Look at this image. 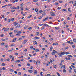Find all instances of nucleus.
<instances>
[{"mask_svg": "<svg viewBox=\"0 0 76 76\" xmlns=\"http://www.w3.org/2000/svg\"><path fill=\"white\" fill-rule=\"evenodd\" d=\"M65 52L61 51L60 53H58L57 54L58 56L61 57L62 56H64L65 54Z\"/></svg>", "mask_w": 76, "mask_h": 76, "instance_id": "f257e3e1", "label": "nucleus"}, {"mask_svg": "<svg viewBox=\"0 0 76 76\" xmlns=\"http://www.w3.org/2000/svg\"><path fill=\"white\" fill-rule=\"evenodd\" d=\"M10 8L11 9H16V7H15V6H13V7H10Z\"/></svg>", "mask_w": 76, "mask_h": 76, "instance_id": "f03ea898", "label": "nucleus"}, {"mask_svg": "<svg viewBox=\"0 0 76 76\" xmlns=\"http://www.w3.org/2000/svg\"><path fill=\"white\" fill-rule=\"evenodd\" d=\"M65 59L66 60H70V58L68 57V58L66 57L65 58Z\"/></svg>", "mask_w": 76, "mask_h": 76, "instance_id": "7ed1b4c3", "label": "nucleus"}, {"mask_svg": "<svg viewBox=\"0 0 76 76\" xmlns=\"http://www.w3.org/2000/svg\"><path fill=\"white\" fill-rule=\"evenodd\" d=\"M17 39V38L16 37L14 38L13 39V40L12 41V42H15L16 41V40Z\"/></svg>", "mask_w": 76, "mask_h": 76, "instance_id": "20e7f679", "label": "nucleus"}, {"mask_svg": "<svg viewBox=\"0 0 76 76\" xmlns=\"http://www.w3.org/2000/svg\"><path fill=\"white\" fill-rule=\"evenodd\" d=\"M48 17H47L43 19V21L45 22V20H48Z\"/></svg>", "mask_w": 76, "mask_h": 76, "instance_id": "39448f33", "label": "nucleus"}, {"mask_svg": "<svg viewBox=\"0 0 76 76\" xmlns=\"http://www.w3.org/2000/svg\"><path fill=\"white\" fill-rule=\"evenodd\" d=\"M9 28H5V29L4 30V32H6V31H8V30H9Z\"/></svg>", "mask_w": 76, "mask_h": 76, "instance_id": "423d86ee", "label": "nucleus"}, {"mask_svg": "<svg viewBox=\"0 0 76 76\" xmlns=\"http://www.w3.org/2000/svg\"><path fill=\"white\" fill-rule=\"evenodd\" d=\"M58 42L54 43L53 44V45H58Z\"/></svg>", "mask_w": 76, "mask_h": 76, "instance_id": "0eeeda50", "label": "nucleus"}, {"mask_svg": "<svg viewBox=\"0 0 76 76\" xmlns=\"http://www.w3.org/2000/svg\"><path fill=\"white\" fill-rule=\"evenodd\" d=\"M13 24L14 26H16V25L18 24V23H14Z\"/></svg>", "mask_w": 76, "mask_h": 76, "instance_id": "6e6552de", "label": "nucleus"}, {"mask_svg": "<svg viewBox=\"0 0 76 76\" xmlns=\"http://www.w3.org/2000/svg\"><path fill=\"white\" fill-rule=\"evenodd\" d=\"M28 72H29V73H32V72H33V71L32 70H28Z\"/></svg>", "mask_w": 76, "mask_h": 76, "instance_id": "1a4fd4ad", "label": "nucleus"}, {"mask_svg": "<svg viewBox=\"0 0 76 76\" xmlns=\"http://www.w3.org/2000/svg\"><path fill=\"white\" fill-rule=\"evenodd\" d=\"M34 38H35V39H39V38L37 36L34 37Z\"/></svg>", "mask_w": 76, "mask_h": 76, "instance_id": "9d476101", "label": "nucleus"}, {"mask_svg": "<svg viewBox=\"0 0 76 76\" xmlns=\"http://www.w3.org/2000/svg\"><path fill=\"white\" fill-rule=\"evenodd\" d=\"M33 42H34V43L35 44H36V45H37V41L34 40V41H33Z\"/></svg>", "mask_w": 76, "mask_h": 76, "instance_id": "9b49d317", "label": "nucleus"}, {"mask_svg": "<svg viewBox=\"0 0 76 76\" xmlns=\"http://www.w3.org/2000/svg\"><path fill=\"white\" fill-rule=\"evenodd\" d=\"M10 71L11 72H14V70H13L12 69H10Z\"/></svg>", "mask_w": 76, "mask_h": 76, "instance_id": "f8f14e48", "label": "nucleus"}, {"mask_svg": "<svg viewBox=\"0 0 76 76\" xmlns=\"http://www.w3.org/2000/svg\"><path fill=\"white\" fill-rule=\"evenodd\" d=\"M34 74H37V71L36 70H35L34 71Z\"/></svg>", "mask_w": 76, "mask_h": 76, "instance_id": "ddd939ff", "label": "nucleus"}, {"mask_svg": "<svg viewBox=\"0 0 76 76\" xmlns=\"http://www.w3.org/2000/svg\"><path fill=\"white\" fill-rule=\"evenodd\" d=\"M28 28V26H26V27H24V29H27V28Z\"/></svg>", "mask_w": 76, "mask_h": 76, "instance_id": "4468645a", "label": "nucleus"}, {"mask_svg": "<svg viewBox=\"0 0 76 76\" xmlns=\"http://www.w3.org/2000/svg\"><path fill=\"white\" fill-rule=\"evenodd\" d=\"M68 57H71V58H72V57H73V56L70 55H68Z\"/></svg>", "mask_w": 76, "mask_h": 76, "instance_id": "2eb2a0df", "label": "nucleus"}, {"mask_svg": "<svg viewBox=\"0 0 76 76\" xmlns=\"http://www.w3.org/2000/svg\"><path fill=\"white\" fill-rule=\"evenodd\" d=\"M7 6V5H5L4 6H2V8H4V7H6V6Z\"/></svg>", "mask_w": 76, "mask_h": 76, "instance_id": "dca6fc26", "label": "nucleus"}, {"mask_svg": "<svg viewBox=\"0 0 76 76\" xmlns=\"http://www.w3.org/2000/svg\"><path fill=\"white\" fill-rule=\"evenodd\" d=\"M37 1H38L37 0H34L33 1V2L34 3V2H37Z\"/></svg>", "mask_w": 76, "mask_h": 76, "instance_id": "f3484780", "label": "nucleus"}, {"mask_svg": "<svg viewBox=\"0 0 76 76\" xmlns=\"http://www.w3.org/2000/svg\"><path fill=\"white\" fill-rule=\"evenodd\" d=\"M31 17H32V15H29V16H28L27 18H31Z\"/></svg>", "mask_w": 76, "mask_h": 76, "instance_id": "a211bd4d", "label": "nucleus"}, {"mask_svg": "<svg viewBox=\"0 0 76 76\" xmlns=\"http://www.w3.org/2000/svg\"><path fill=\"white\" fill-rule=\"evenodd\" d=\"M57 73V75H58V76H60V74H59V73H58V72H56Z\"/></svg>", "mask_w": 76, "mask_h": 76, "instance_id": "6ab92c4d", "label": "nucleus"}, {"mask_svg": "<svg viewBox=\"0 0 76 76\" xmlns=\"http://www.w3.org/2000/svg\"><path fill=\"white\" fill-rule=\"evenodd\" d=\"M1 65L3 66H6V64L4 63H2Z\"/></svg>", "mask_w": 76, "mask_h": 76, "instance_id": "aec40b11", "label": "nucleus"}, {"mask_svg": "<svg viewBox=\"0 0 76 76\" xmlns=\"http://www.w3.org/2000/svg\"><path fill=\"white\" fill-rule=\"evenodd\" d=\"M17 33H19V34H21L22 33V31H18L17 32Z\"/></svg>", "mask_w": 76, "mask_h": 76, "instance_id": "412c9836", "label": "nucleus"}, {"mask_svg": "<svg viewBox=\"0 0 76 76\" xmlns=\"http://www.w3.org/2000/svg\"><path fill=\"white\" fill-rule=\"evenodd\" d=\"M51 16H55V14H51Z\"/></svg>", "mask_w": 76, "mask_h": 76, "instance_id": "4be33fe9", "label": "nucleus"}, {"mask_svg": "<svg viewBox=\"0 0 76 76\" xmlns=\"http://www.w3.org/2000/svg\"><path fill=\"white\" fill-rule=\"evenodd\" d=\"M15 45L14 44H11V47H13V46H15Z\"/></svg>", "mask_w": 76, "mask_h": 76, "instance_id": "5701e85b", "label": "nucleus"}, {"mask_svg": "<svg viewBox=\"0 0 76 76\" xmlns=\"http://www.w3.org/2000/svg\"><path fill=\"white\" fill-rule=\"evenodd\" d=\"M53 50V46H51L50 49V51H51Z\"/></svg>", "mask_w": 76, "mask_h": 76, "instance_id": "b1692460", "label": "nucleus"}, {"mask_svg": "<svg viewBox=\"0 0 76 76\" xmlns=\"http://www.w3.org/2000/svg\"><path fill=\"white\" fill-rule=\"evenodd\" d=\"M53 67L55 69H56V68H57V66L56 65H54L53 66Z\"/></svg>", "mask_w": 76, "mask_h": 76, "instance_id": "393cba45", "label": "nucleus"}, {"mask_svg": "<svg viewBox=\"0 0 76 76\" xmlns=\"http://www.w3.org/2000/svg\"><path fill=\"white\" fill-rule=\"evenodd\" d=\"M66 43L67 44H70V41L69 40L66 42Z\"/></svg>", "mask_w": 76, "mask_h": 76, "instance_id": "a878e982", "label": "nucleus"}, {"mask_svg": "<svg viewBox=\"0 0 76 76\" xmlns=\"http://www.w3.org/2000/svg\"><path fill=\"white\" fill-rule=\"evenodd\" d=\"M59 3H63V1H59Z\"/></svg>", "mask_w": 76, "mask_h": 76, "instance_id": "bb28decb", "label": "nucleus"}, {"mask_svg": "<svg viewBox=\"0 0 76 76\" xmlns=\"http://www.w3.org/2000/svg\"><path fill=\"white\" fill-rule=\"evenodd\" d=\"M7 6H11V7H12V4H9L7 5Z\"/></svg>", "mask_w": 76, "mask_h": 76, "instance_id": "cd10ccee", "label": "nucleus"}, {"mask_svg": "<svg viewBox=\"0 0 76 76\" xmlns=\"http://www.w3.org/2000/svg\"><path fill=\"white\" fill-rule=\"evenodd\" d=\"M15 10H11V12H12V13L14 12H15Z\"/></svg>", "mask_w": 76, "mask_h": 76, "instance_id": "c85d7f7f", "label": "nucleus"}, {"mask_svg": "<svg viewBox=\"0 0 76 76\" xmlns=\"http://www.w3.org/2000/svg\"><path fill=\"white\" fill-rule=\"evenodd\" d=\"M36 35H39V32H37L36 33Z\"/></svg>", "mask_w": 76, "mask_h": 76, "instance_id": "c756f323", "label": "nucleus"}, {"mask_svg": "<svg viewBox=\"0 0 76 76\" xmlns=\"http://www.w3.org/2000/svg\"><path fill=\"white\" fill-rule=\"evenodd\" d=\"M20 36V35L19 34H16L15 35V36Z\"/></svg>", "mask_w": 76, "mask_h": 76, "instance_id": "7c9ffc66", "label": "nucleus"}, {"mask_svg": "<svg viewBox=\"0 0 76 76\" xmlns=\"http://www.w3.org/2000/svg\"><path fill=\"white\" fill-rule=\"evenodd\" d=\"M18 31V30L16 29L14 30V32H15V33H16Z\"/></svg>", "mask_w": 76, "mask_h": 76, "instance_id": "2f4dec72", "label": "nucleus"}, {"mask_svg": "<svg viewBox=\"0 0 76 76\" xmlns=\"http://www.w3.org/2000/svg\"><path fill=\"white\" fill-rule=\"evenodd\" d=\"M69 48V47H65V50H67V49H68Z\"/></svg>", "mask_w": 76, "mask_h": 76, "instance_id": "473e14b6", "label": "nucleus"}, {"mask_svg": "<svg viewBox=\"0 0 76 76\" xmlns=\"http://www.w3.org/2000/svg\"><path fill=\"white\" fill-rule=\"evenodd\" d=\"M65 54L66 55H67V54H70V53H68V52H65Z\"/></svg>", "mask_w": 76, "mask_h": 76, "instance_id": "72a5a7b5", "label": "nucleus"}, {"mask_svg": "<svg viewBox=\"0 0 76 76\" xmlns=\"http://www.w3.org/2000/svg\"><path fill=\"white\" fill-rule=\"evenodd\" d=\"M2 69L3 70H6V68H5V67H3L2 68Z\"/></svg>", "mask_w": 76, "mask_h": 76, "instance_id": "f704fd0d", "label": "nucleus"}, {"mask_svg": "<svg viewBox=\"0 0 76 76\" xmlns=\"http://www.w3.org/2000/svg\"><path fill=\"white\" fill-rule=\"evenodd\" d=\"M28 29L29 30H31V29H32V27H30L28 28Z\"/></svg>", "mask_w": 76, "mask_h": 76, "instance_id": "c9c22d12", "label": "nucleus"}, {"mask_svg": "<svg viewBox=\"0 0 76 76\" xmlns=\"http://www.w3.org/2000/svg\"><path fill=\"white\" fill-rule=\"evenodd\" d=\"M1 40L2 41H6V40L4 39H2Z\"/></svg>", "mask_w": 76, "mask_h": 76, "instance_id": "e433bc0d", "label": "nucleus"}, {"mask_svg": "<svg viewBox=\"0 0 76 76\" xmlns=\"http://www.w3.org/2000/svg\"><path fill=\"white\" fill-rule=\"evenodd\" d=\"M53 40V38H51L49 39V40L50 41H52Z\"/></svg>", "mask_w": 76, "mask_h": 76, "instance_id": "4c0bfd02", "label": "nucleus"}, {"mask_svg": "<svg viewBox=\"0 0 76 76\" xmlns=\"http://www.w3.org/2000/svg\"><path fill=\"white\" fill-rule=\"evenodd\" d=\"M12 30H13V28H11L10 29V31H12Z\"/></svg>", "mask_w": 76, "mask_h": 76, "instance_id": "58836bf2", "label": "nucleus"}, {"mask_svg": "<svg viewBox=\"0 0 76 76\" xmlns=\"http://www.w3.org/2000/svg\"><path fill=\"white\" fill-rule=\"evenodd\" d=\"M63 72H64V73H66V69H63Z\"/></svg>", "mask_w": 76, "mask_h": 76, "instance_id": "ea45409f", "label": "nucleus"}, {"mask_svg": "<svg viewBox=\"0 0 76 76\" xmlns=\"http://www.w3.org/2000/svg\"><path fill=\"white\" fill-rule=\"evenodd\" d=\"M53 51L54 53H57V51L56 50H53Z\"/></svg>", "mask_w": 76, "mask_h": 76, "instance_id": "a19ab883", "label": "nucleus"}, {"mask_svg": "<svg viewBox=\"0 0 76 76\" xmlns=\"http://www.w3.org/2000/svg\"><path fill=\"white\" fill-rule=\"evenodd\" d=\"M71 67H72V68H73V69H75V67L74 66H73L72 65H71Z\"/></svg>", "mask_w": 76, "mask_h": 76, "instance_id": "79ce46f5", "label": "nucleus"}, {"mask_svg": "<svg viewBox=\"0 0 76 76\" xmlns=\"http://www.w3.org/2000/svg\"><path fill=\"white\" fill-rule=\"evenodd\" d=\"M42 70H43V72H45V69L44 68H42Z\"/></svg>", "mask_w": 76, "mask_h": 76, "instance_id": "37998d69", "label": "nucleus"}, {"mask_svg": "<svg viewBox=\"0 0 76 76\" xmlns=\"http://www.w3.org/2000/svg\"><path fill=\"white\" fill-rule=\"evenodd\" d=\"M49 19H53V17H49L48 18Z\"/></svg>", "mask_w": 76, "mask_h": 76, "instance_id": "c03bdc74", "label": "nucleus"}, {"mask_svg": "<svg viewBox=\"0 0 76 76\" xmlns=\"http://www.w3.org/2000/svg\"><path fill=\"white\" fill-rule=\"evenodd\" d=\"M73 41L75 42H76V39H73Z\"/></svg>", "mask_w": 76, "mask_h": 76, "instance_id": "a18cd8bd", "label": "nucleus"}, {"mask_svg": "<svg viewBox=\"0 0 76 76\" xmlns=\"http://www.w3.org/2000/svg\"><path fill=\"white\" fill-rule=\"evenodd\" d=\"M51 54H52V55H55V53L54 52H52L51 53Z\"/></svg>", "mask_w": 76, "mask_h": 76, "instance_id": "49530a36", "label": "nucleus"}, {"mask_svg": "<svg viewBox=\"0 0 76 76\" xmlns=\"http://www.w3.org/2000/svg\"><path fill=\"white\" fill-rule=\"evenodd\" d=\"M62 10L63 11H64V12H66V9H63Z\"/></svg>", "mask_w": 76, "mask_h": 76, "instance_id": "de8ad7c7", "label": "nucleus"}, {"mask_svg": "<svg viewBox=\"0 0 76 76\" xmlns=\"http://www.w3.org/2000/svg\"><path fill=\"white\" fill-rule=\"evenodd\" d=\"M70 8H69L68 9V11H69V12H71V11H70Z\"/></svg>", "mask_w": 76, "mask_h": 76, "instance_id": "09e8293b", "label": "nucleus"}, {"mask_svg": "<svg viewBox=\"0 0 76 76\" xmlns=\"http://www.w3.org/2000/svg\"><path fill=\"white\" fill-rule=\"evenodd\" d=\"M62 67L63 68H66V66L64 65H63L62 66Z\"/></svg>", "mask_w": 76, "mask_h": 76, "instance_id": "8fccbe9b", "label": "nucleus"}, {"mask_svg": "<svg viewBox=\"0 0 76 76\" xmlns=\"http://www.w3.org/2000/svg\"><path fill=\"white\" fill-rule=\"evenodd\" d=\"M39 51V49H37L36 50V52H38Z\"/></svg>", "mask_w": 76, "mask_h": 76, "instance_id": "3c124183", "label": "nucleus"}, {"mask_svg": "<svg viewBox=\"0 0 76 76\" xmlns=\"http://www.w3.org/2000/svg\"><path fill=\"white\" fill-rule=\"evenodd\" d=\"M57 9L58 10H60V9H61V7H58L57 8Z\"/></svg>", "mask_w": 76, "mask_h": 76, "instance_id": "603ef678", "label": "nucleus"}, {"mask_svg": "<svg viewBox=\"0 0 76 76\" xmlns=\"http://www.w3.org/2000/svg\"><path fill=\"white\" fill-rule=\"evenodd\" d=\"M14 60H15V58L14 57H12V61H14Z\"/></svg>", "mask_w": 76, "mask_h": 76, "instance_id": "864d4df0", "label": "nucleus"}, {"mask_svg": "<svg viewBox=\"0 0 76 76\" xmlns=\"http://www.w3.org/2000/svg\"><path fill=\"white\" fill-rule=\"evenodd\" d=\"M70 44L71 45H72V44H73V42H70Z\"/></svg>", "mask_w": 76, "mask_h": 76, "instance_id": "5fc2aeb1", "label": "nucleus"}, {"mask_svg": "<svg viewBox=\"0 0 76 76\" xmlns=\"http://www.w3.org/2000/svg\"><path fill=\"white\" fill-rule=\"evenodd\" d=\"M17 26V27H18V28H19L20 26V24H18Z\"/></svg>", "mask_w": 76, "mask_h": 76, "instance_id": "6e6d98bb", "label": "nucleus"}, {"mask_svg": "<svg viewBox=\"0 0 76 76\" xmlns=\"http://www.w3.org/2000/svg\"><path fill=\"white\" fill-rule=\"evenodd\" d=\"M74 72L75 73H76V69H74Z\"/></svg>", "mask_w": 76, "mask_h": 76, "instance_id": "4d7b16f0", "label": "nucleus"}, {"mask_svg": "<svg viewBox=\"0 0 76 76\" xmlns=\"http://www.w3.org/2000/svg\"><path fill=\"white\" fill-rule=\"evenodd\" d=\"M12 50H8V52H12Z\"/></svg>", "mask_w": 76, "mask_h": 76, "instance_id": "13d9d810", "label": "nucleus"}, {"mask_svg": "<svg viewBox=\"0 0 76 76\" xmlns=\"http://www.w3.org/2000/svg\"><path fill=\"white\" fill-rule=\"evenodd\" d=\"M15 20V19H14V18H12L11 19L12 21H13V20Z\"/></svg>", "mask_w": 76, "mask_h": 76, "instance_id": "bf43d9fd", "label": "nucleus"}, {"mask_svg": "<svg viewBox=\"0 0 76 76\" xmlns=\"http://www.w3.org/2000/svg\"><path fill=\"white\" fill-rule=\"evenodd\" d=\"M20 60H17V62L18 63H20Z\"/></svg>", "mask_w": 76, "mask_h": 76, "instance_id": "052dcab7", "label": "nucleus"}, {"mask_svg": "<svg viewBox=\"0 0 76 76\" xmlns=\"http://www.w3.org/2000/svg\"><path fill=\"white\" fill-rule=\"evenodd\" d=\"M0 36H1V37H3V36H4V35L1 34V35H0Z\"/></svg>", "mask_w": 76, "mask_h": 76, "instance_id": "680f3d73", "label": "nucleus"}, {"mask_svg": "<svg viewBox=\"0 0 76 76\" xmlns=\"http://www.w3.org/2000/svg\"><path fill=\"white\" fill-rule=\"evenodd\" d=\"M11 21V20H10V19H9L8 20V22H10Z\"/></svg>", "mask_w": 76, "mask_h": 76, "instance_id": "e2e57ef3", "label": "nucleus"}, {"mask_svg": "<svg viewBox=\"0 0 76 76\" xmlns=\"http://www.w3.org/2000/svg\"><path fill=\"white\" fill-rule=\"evenodd\" d=\"M16 9H19V6L17 7V8H16Z\"/></svg>", "mask_w": 76, "mask_h": 76, "instance_id": "0e129e2a", "label": "nucleus"}, {"mask_svg": "<svg viewBox=\"0 0 76 76\" xmlns=\"http://www.w3.org/2000/svg\"><path fill=\"white\" fill-rule=\"evenodd\" d=\"M1 45H4V42H2L1 43Z\"/></svg>", "mask_w": 76, "mask_h": 76, "instance_id": "69168bd1", "label": "nucleus"}, {"mask_svg": "<svg viewBox=\"0 0 76 76\" xmlns=\"http://www.w3.org/2000/svg\"><path fill=\"white\" fill-rule=\"evenodd\" d=\"M72 48H75V46L74 45H73L72 46Z\"/></svg>", "mask_w": 76, "mask_h": 76, "instance_id": "338daca9", "label": "nucleus"}, {"mask_svg": "<svg viewBox=\"0 0 76 76\" xmlns=\"http://www.w3.org/2000/svg\"><path fill=\"white\" fill-rule=\"evenodd\" d=\"M47 76H51V75L49 74H47Z\"/></svg>", "mask_w": 76, "mask_h": 76, "instance_id": "774afa93", "label": "nucleus"}]
</instances>
